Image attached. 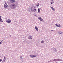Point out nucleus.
<instances>
[{
    "label": "nucleus",
    "instance_id": "423d86ee",
    "mask_svg": "<svg viewBox=\"0 0 63 63\" xmlns=\"http://www.w3.org/2000/svg\"><path fill=\"white\" fill-rule=\"evenodd\" d=\"M6 22L7 23H11V20L10 19H8L6 21Z\"/></svg>",
    "mask_w": 63,
    "mask_h": 63
},
{
    "label": "nucleus",
    "instance_id": "6e6552de",
    "mask_svg": "<svg viewBox=\"0 0 63 63\" xmlns=\"http://www.w3.org/2000/svg\"><path fill=\"white\" fill-rule=\"evenodd\" d=\"M55 25H56L57 27H60L61 26V25L59 24H55Z\"/></svg>",
    "mask_w": 63,
    "mask_h": 63
},
{
    "label": "nucleus",
    "instance_id": "b1692460",
    "mask_svg": "<svg viewBox=\"0 0 63 63\" xmlns=\"http://www.w3.org/2000/svg\"><path fill=\"white\" fill-rule=\"evenodd\" d=\"M55 52H57V51H55Z\"/></svg>",
    "mask_w": 63,
    "mask_h": 63
},
{
    "label": "nucleus",
    "instance_id": "5701e85b",
    "mask_svg": "<svg viewBox=\"0 0 63 63\" xmlns=\"http://www.w3.org/2000/svg\"><path fill=\"white\" fill-rule=\"evenodd\" d=\"M53 61H55V59L54 60H53Z\"/></svg>",
    "mask_w": 63,
    "mask_h": 63
},
{
    "label": "nucleus",
    "instance_id": "2eb2a0df",
    "mask_svg": "<svg viewBox=\"0 0 63 63\" xmlns=\"http://www.w3.org/2000/svg\"><path fill=\"white\" fill-rule=\"evenodd\" d=\"M6 59H3L2 60V62H5L6 61Z\"/></svg>",
    "mask_w": 63,
    "mask_h": 63
},
{
    "label": "nucleus",
    "instance_id": "9b49d317",
    "mask_svg": "<svg viewBox=\"0 0 63 63\" xmlns=\"http://www.w3.org/2000/svg\"><path fill=\"white\" fill-rule=\"evenodd\" d=\"M50 3L51 4H53L54 3V2H53V0H50Z\"/></svg>",
    "mask_w": 63,
    "mask_h": 63
},
{
    "label": "nucleus",
    "instance_id": "4468645a",
    "mask_svg": "<svg viewBox=\"0 0 63 63\" xmlns=\"http://www.w3.org/2000/svg\"><path fill=\"white\" fill-rule=\"evenodd\" d=\"M59 34H60V35H62V32L60 31L59 32Z\"/></svg>",
    "mask_w": 63,
    "mask_h": 63
},
{
    "label": "nucleus",
    "instance_id": "f8f14e48",
    "mask_svg": "<svg viewBox=\"0 0 63 63\" xmlns=\"http://www.w3.org/2000/svg\"><path fill=\"white\" fill-rule=\"evenodd\" d=\"M15 1L16 0H10V1L11 3H14V2H15Z\"/></svg>",
    "mask_w": 63,
    "mask_h": 63
},
{
    "label": "nucleus",
    "instance_id": "f257e3e1",
    "mask_svg": "<svg viewBox=\"0 0 63 63\" xmlns=\"http://www.w3.org/2000/svg\"><path fill=\"white\" fill-rule=\"evenodd\" d=\"M31 10L32 12H35L36 11V8L34 6H32L31 8Z\"/></svg>",
    "mask_w": 63,
    "mask_h": 63
},
{
    "label": "nucleus",
    "instance_id": "a211bd4d",
    "mask_svg": "<svg viewBox=\"0 0 63 63\" xmlns=\"http://www.w3.org/2000/svg\"><path fill=\"white\" fill-rule=\"evenodd\" d=\"M44 41H43V40H42L41 41V43H42V44L43 43H44Z\"/></svg>",
    "mask_w": 63,
    "mask_h": 63
},
{
    "label": "nucleus",
    "instance_id": "412c9836",
    "mask_svg": "<svg viewBox=\"0 0 63 63\" xmlns=\"http://www.w3.org/2000/svg\"><path fill=\"white\" fill-rule=\"evenodd\" d=\"M3 59H6V57H4L3 58Z\"/></svg>",
    "mask_w": 63,
    "mask_h": 63
},
{
    "label": "nucleus",
    "instance_id": "20e7f679",
    "mask_svg": "<svg viewBox=\"0 0 63 63\" xmlns=\"http://www.w3.org/2000/svg\"><path fill=\"white\" fill-rule=\"evenodd\" d=\"M38 19L39 20H40V21H43V18H42L40 16H38Z\"/></svg>",
    "mask_w": 63,
    "mask_h": 63
},
{
    "label": "nucleus",
    "instance_id": "0eeeda50",
    "mask_svg": "<svg viewBox=\"0 0 63 63\" xmlns=\"http://www.w3.org/2000/svg\"><path fill=\"white\" fill-rule=\"evenodd\" d=\"M4 8H8V5L6 3H5L4 5Z\"/></svg>",
    "mask_w": 63,
    "mask_h": 63
},
{
    "label": "nucleus",
    "instance_id": "a878e982",
    "mask_svg": "<svg viewBox=\"0 0 63 63\" xmlns=\"http://www.w3.org/2000/svg\"><path fill=\"white\" fill-rule=\"evenodd\" d=\"M55 50H56V51H57V49L56 50V49H55Z\"/></svg>",
    "mask_w": 63,
    "mask_h": 63
},
{
    "label": "nucleus",
    "instance_id": "393cba45",
    "mask_svg": "<svg viewBox=\"0 0 63 63\" xmlns=\"http://www.w3.org/2000/svg\"><path fill=\"white\" fill-rule=\"evenodd\" d=\"M54 31V30H51V31Z\"/></svg>",
    "mask_w": 63,
    "mask_h": 63
},
{
    "label": "nucleus",
    "instance_id": "39448f33",
    "mask_svg": "<svg viewBox=\"0 0 63 63\" xmlns=\"http://www.w3.org/2000/svg\"><path fill=\"white\" fill-rule=\"evenodd\" d=\"M33 38V37L31 35H30L28 37V38L29 40H31Z\"/></svg>",
    "mask_w": 63,
    "mask_h": 63
},
{
    "label": "nucleus",
    "instance_id": "6ab92c4d",
    "mask_svg": "<svg viewBox=\"0 0 63 63\" xmlns=\"http://www.w3.org/2000/svg\"><path fill=\"white\" fill-rule=\"evenodd\" d=\"M39 5H40L39 3H38V4H37V7H39Z\"/></svg>",
    "mask_w": 63,
    "mask_h": 63
},
{
    "label": "nucleus",
    "instance_id": "1a4fd4ad",
    "mask_svg": "<svg viewBox=\"0 0 63 63\" xmlns=\"http://www.w3.org/2000/svg\"><path fill=\"white\" fill-rule=\"evenodd\" d=\"M35 29L37 31V32H39V29H38V27H37L35 26Z\"/></svg>",
    "mask_w": 63,
    "mask_h": 63
},
{
    "label": "nucleus",
    "instance_id": "4be33fe9",
    "mask_svg": "<svg viewBox=\"0 0 63 63\" xmlns=\"http://www.w3.org/2000/svg\"><path fill=\"white\" fill-rule=\"evenodd\" d=\"M2 61V59H0V62H1Z\"/></svg>",
    "mask_w": 63,
    "mask_h": 63
},
{
    "label": "nucleus",
    "instance_id": "dca6fc26",
    "mask_svg": "<svg viewBox=\"0 0 63 63\" xmlns=\"http://www.w3.org/2000/svg\"><path fill=\"white\" fill-rule=\"evenodd\" d=\"M40 11H41V9H38V13H40Z\"/></svg>",
    "mask_w": 63,
    "mask_h": 63
},
{
    "label": "nucleus",
    "instance_id": "aec40b11",
    "mask_svg": "<svg viewBox=\"0 0 63 63\" xmlns=\"http://www.w3.org/2000/svg\"><path fill=\"white\" fill-rule=\"evenodd\" d=\"M58 60V59H55V61H57Z\"/></svg>",
    "mask_w": 63,
    "mask_h": 63
},
{
    "label": "nucleus",
    "instance_id": "7ed1b4c3",
    "mask_svg": "<svg viewBox=\"0 0 63 63\" xmlns=\"http://www.w3.org/2000/svg\"><path fill=\"white\" fill-rule=\"evenodd\" d=\"M30 57L31 58H34L36 57V55H31L30 56Z\"/></svg>",
    "mask_w": 63,
    "mask_h": 63
},
{
    "label": "nucleus",
    "instance_id": "f3484780",
    "mask_svg": "<svg viewBox=\"0 0 63 63\" xmlns=\"http://www.w3.org/2000/svg\"><path fill=\"white\" fill-rule=\"evenodd\" d=\"M3 43V41H0V44H1Z\"/></svg>",
    "mask_w": 63,
    "mask_h": 63
},
{
    "label": "nucleus",
    "instance_id": "ddd939ff",
    "mask_svg": "<svg viewBox=\"0 0 63 63\" xmlns=\"http://www.w3.org/2000/svg\"><path fill=\"white\" fill-rule=\"evenodd\" d=\"M51 8L52 9V10L53 11H55V8H53V7H51Z\"/></svg>",
    "mask_w": 63,
    "mask_h": 63
},
{
    "label": "nucleus",
    "instance_id": "f03ea898",
    "mask_svg": "<svg viewBox=\"0 0 63 63\" xmlns=\"http://www.w3.org/2000/svg\"><path fill=\"white\" fill-rule=\"evenodd\" d=\"M16 5L13 3L11 4L10 5L11 8H12V9H15L16 8Z\"/></svg>",
    "mask_w": 63,
    "mask_h": 63
},
{
    "label": "nucleus",
    "instance_id": "9d476101",
    "mask_svg": "<svg viewBox=\"0 0 63 63\" xmlns=\"http://www.w3.org/2000/svg\"><path fill=\"white\" fill-rule=\"evenodd\" d=\"M1 17H2L1 16H0V21L1 22H3V20L2 19V18H1Z\"/></svg>",
    "mask_w": 63,
    "mask_h": 63
}]
</instances>
